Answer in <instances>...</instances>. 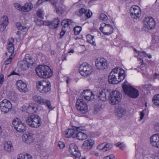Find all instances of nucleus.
Instances as JSON below:
<instances>
[{"label":"nucleus","instance_id":"f257e3e1","mask_svg":"<svg viewBox=\"0 0 159 159\" xmlns=\"http://www.w3.org/2000/svg\"><path fill=\"white\" fill-rule=\"evenodd\" d=\"M125 77V70L121 68L116 67L110 73L108 81L110 83L116 84L122 81Z\"/></svg>","mask_w":159,"mask_h":159},{"label":"nucleus","instance_id":"f03ea898","mask_svg":"<svg viewBox=\"0 0 159 159\" xmlns=\"http://www.w3.org/2000/svg\"><path fill=\"white\" fill-rule=\"evenodd\" d=\"M37 74L43 78H49L52 75V72L50 67L46 65H40L36 68Z\"/></svg>","mask_w":159,"mask_h":159},{"label":"nucleus","instance_id":"7ed1b4c3","mask_svg":"<svg viewBox=\"0 0 159 159\" xmlns=\"http://www.w3.org/2000/svg\"><path fill=\"white\" fill-rule=\"evenodd\" d=\"M122 88L124 93L130 97L135 98H138L139 95V91L133 87L127 82L124 83Z\"/></svg>","mask_w":159,"mask_h":159},{"label":"nucleus","instance_id":"20e7f679","mask_svg":"<svg viewBox=\"0 0 159 159\" xmlns=\"http://www.w3.org/2000/svg\"><path fill=\"white\" fill-rule=\"evenodd\" d=\"M34 60L28 54L25 55L23 60L19 61L18 64L23 70H25L31 67L34 63Z\"/></svg>","mask_w":159,"mask_h":159},{"label":"nucleus","instance_id":"39448f33","mask_svg":"<svg viewBox=\"0 0 159 159\" xmlns=\"http://www.w3.org/2000/svg\"><path fill=\"white\" fill-rule=\"evenodd\" d=\"M26 122L31 127L38 128L41 125L42 120L39 116L33 115L27 118Z\"/></svg>","mask_w":159,"mask_h":159},{"label":"nucleus","instance_id":"423d86ee","mask_svg":"<svg viewBox=\"0 0 159 159\" xmlns=\"http://www.w3.org/2000/svg\"><path fill=\"white\" fill-rule=\"evenodd\" d=\"M36 86L37 90L42 93H46L49 92L51 88L50 83L45 81H38Z\"/></svg>","mask_w":159,"mask_h":159},{"label":"nucleus","instance_id":"0eeeda50","mask_svg":"<svg viewBox=\"0 0 159 159\" xmlns=\"http://www.w3.org/2000/svg\"><path fill=\"white\" fill-rule=\"evenodd\" d=\"M155 25V21L151 17H147L143 21V30L144 31H148L150 30L154 29Z\"/></svg>","mask_w":159,"mask_h":159},{"label":"nucleus","instance_id":"6e6552de","mask_svg":"<svg viewBox=\"0 0 159 159\" xmlns=\"http://www.w3.org/2000/svg\"><path fill=\"white\" fill-rule=\"evenodd\" d=\"M91 66L87 63H84L81 64L79 68V71L81 75L86 77L91 73Z\"/></svg>","mask_w":159,"mask_h":159},{"label":"nucleus","instance_id":"1a4fd4ad","mask_svg":"<svg viewBox=\"0 0 159 159\" xmlns=\"http://www.w3.org/2000/svg\"><path fill=\"white\" fill-rule=\"evenodd\" d=\"M99 30L103 34L106 35L111 34L114 31V29L111 25L105 23H102L100 24Z\"/></svg>","mask_w":159,"mask_h":159},{"label":"nucleus","instance_id":"9d476101","mask_svg":"<svg viewBox=\"0 0 159 159\" xmlns=\"http://www.w3.org/2000/svg\"><path fill=\"white\" fill-rule=\"evenodd\" d=\"M76 104L78 111L81 113L85 114L88 111V106L83 99H78L76 101Z\"/></svg>","mask_w":159,"mask_h":159},{"label":"nucleus","instance_id":"9b49d317","mask_svg":"<svg viewBox=\"0 0 159 159\" xmlns=\"http://www.w3.org/2000/svg\"><path fill=\"white\" fill-rule=\"evenodd\" d=\"M121 94L118 91H113L110 93L109 97L111 103L114 105L118 103L121 99Z\"/></svg>","mask_w":159,"mask_h":159},{"label":"nucleus","instance_id":"f8f14e48","mask_svg":"<svg viewBox=\"0 0 159 159\" xmlns=\"http://www.w3.org/2000/svg\"><path fill=\"white\" fill-rule=\"evenodd\" d=\"M13 125L15 129L19 132H24L26 130V125L22 123L18 118H16L14 119Z\"/></svg>","mask_w":159,"mask_h":159},{"label":"nucleus","instance_id":"ddd939ff","mask_svg":"<svg viewBox=\"0 0 159 159\" xmlns=\"http://www.w3.org/2000/svg\"><path fill=\"white\" fill-rule=\"evenodd\" d=\"M70 153L74 157V159H80L81 156V153L79 150L77 145L75 143L71 144L69 148Z\"/></svg>","mask_w":159,"mask_h":159},{"label":"nucleus","instance_id":"4468645a","mask_svg":"<svg viewBox=\"0 0 159 159\" xmlns=\"http://www.w3.org/2000/svg\"><path fill=\"white\" fill-rule=\"evenodd\" d=\"M11 102L6 99L3 100L0 102V108L1 111L5 113L9 111L12 108Z\"/></svg>","mask_w":159,"mask_h":159},{"label":"nucleus","instance_id":"2eb2a0df","mask_svg":"<svg viewBox=\"0 0 159 159\" xmlns=\"http://www.w3.org/2000/svg\"><path fill=\"white\" fill-rule=\"evenodd\" d=\"M130 16L133 19L139 18L141 15V11L139 7L133 6L130 9Z\"/></svg>","mask_w":159,"mask_h":159},{"label":"nucleus","instance_id":"dca6fc26","mask_svg":"<svg viewBox=\"0 0 159 159\" xmlns=\"http://www.w3.org/2000/svg\"><path fill=\"white\" fill-rule=\"evenodd\" d=\"M95 66L99 70H104L107 67V60L104 58H98L95 61Z\"/></svg>","mask_w":159,"mask_h":159},{"label":"nucleus","instance_id":"f3484780","mask_svg":"<svg viewBox=\"0 0 159 159\" xmlns=\"http://www.w3.org/2000/svg\"><path fill=\"white\" fill-rule=\"evenodd\" d=\"M22 139L25 143L30 144L34 142L35 138L33 133L27 132L24 134L22 136Z\"/></svg>","mask_w":159,"mask_h":159},{"label":"nucleus","instance_id":"a211bd4d","mask_svg":"<svg viewBox=\"0 0 159 159\" xmlns=\"http://www.w3.org/2000/svg\"><path fill=\"white\" fill-rule=\"evenodd\" d=\"M27 84L22 80H20L17 81L16 85L18 90L22 93H26L28 91L27 87Z\"/></svg>","mask_w":159,"mask_h":159},{"label":"nucleus","instance_id":"6ab92c4d","mask_svg":"<svg viewBox=\"0 0 159 159\" xmlns=\"http://www.w3.org/2000/svg\"><path fill=\"white\" fill-rule=\"evenodd\" d=\"M75 128H76V129L75 134V138H76L79 140H83L87 138V134L81 131L83 130L82 127H75Z\"/></svg>","mask_w":159,"mask_h":159},{"label":"nucleus","instance_id":"aec40b11","mask_svg":"<svg viewBox=\"0 0 159 159\" xmlns=\"http://www.w3.org/2000/svg\"><path fill=\"white\" fill-rule=\"evenodd\" d=\"M22 109L23 111H25L26 110L27 112L30 114L35 113L38 110L37 105L33 104H31L27 107L24 105L22 107Z\"/></svg>","mask_w":159,"mask_h":159},{"label":"nucleus","instance_id":"412c9836","mask_svg":"<svg viewBox=\"0 0 159 159\" xmlns=\"http://www.w3.org/2000/svg\"><path fill=\"white\" fill-rule=\"evenodd\" d=\"M94 141L92 139H88L84 141L82 146V148L84 151H89L92 148Z\"/></svg>","mask_w":159,"mask_h":159},{"label":"nucleus","instance_id":"4be33fe9","mask_svg":"<svg viewBox=\"0 0 159 159\" xmlns=\"http://www.w3.org/2000/svg\"><path fill=\"white\" fill-rule=\"evenodd\" d=\"M82 98H84L86 100L89 101L94 98V96L90 90L86 89L84 90L81 93Z\"/></svg>","mask_w":159,"mask_h":159},{"label":"nucleus","instance_id":"5701e85b","mask_svg":"<svg viewBox=\"0 0 159 159\" xmlns=\"http://www.w3.org/2000/svg\"><path fill=\"white\" fill-rule=\"evenodd\" d=\"M77 15L79 16L84 15L88 18L91 17L92 13L89 10L85 9L84 8H81L79 10L78 12H77Z\"/></svg>","mask_w":159,"mask_h":159},{"label":"nucleus","instance_id":"b1692460","mask_svg":"<svg viewBox=\"0 0 159 159\" xmlns=\"http://www.w3.org/2000/svg\"><path fill=\"white\" fill-rule=\"evenodd\" d=\"M150 140L152 146L159 148V134L152 135L151 137Z\"/></svg>","mask_w":159,"mask_h":159},{"label":"nucleus","instance_id":"393cba45","mask_svg":"<svg viewBox=\"0 0 159 159\" xmlns=\"http://www.w3.org/2000/svg\"><path fill=\"white\" fill-rule=\"evenodd\" d=\"M76 128L74 129H69L66 130L64 132V134L65 136L67 138H75V134Z\"/></svg>","mask_w":159,"mask_h":159},{"label":"nucleus","instance_id":"a878e982","mask_svg":"<svg viewBox=\"0 0 159 159\" xmlns=\"http://www.w3.org/2000/svg\"><path fill=\"white\" fill-rule=\"evenodd\" d=\"M4 148L8 152H12L14 150L13 143L9 140L7 141L4 144Z\"/></svg>","mask_w":159,"mask_h":159},{"label":"nucleus","instance_id":"bb28decb","mask_svg":"<svg viewBox=\"0 0 159 159\" xmlns=\"http://www.w3.org/2000/svg\"><path fill=\"white\" fill-rule=\"evenodd\" d=\"M53 0H39L37 3V5H39L42 4L44 1H49L52 2L53 8L54 9V11L57 13L59 12L60 7H58V3L57 2H52Z\"/></svg>","mask_w":159,"mask_h":159},{"label":"nucleus","instance_id":"cd10ccee","mask_svg":"<svg viewBox=\"0 0 159 159\" xmlns=\"http://www.w3.org/2000/svg\"><path fill=\"white\" fill-rule=\"evenodd\" d=\"M125 110L121 107L116 109L115 112L116 116L119 118L123 117L125 116Z\"/></svg>","mask_w":159,"mask_h":159},{"label":"nucleus","instance_id":"c85d7f7f","mask_svg":"<svg viewBox=\"0 0 159 159\" xmlns=\"http://www.w3.org/2000/svg\"><path fill=\"white\" fill-rule=\"evenodd\" d=\"M33 7V6L31 3L27 2L22 7L21 11L28 12L30 11Z\"/></svg>","mask_w":159,"mask_h":159},{"label":"nucleus","instance_id":"c756f323","mask_svg":"<svg viewBox=\"0 0 159 159\" xmlns=\"http://www.w3.org/2000/svg\"><path fill=\"white\" fill-rule=\"evenodd\" d=\"M33 100L34 101L38 103L42 104L44 99L40 96L35 95L33 96Z\"/></svg>","mask_w":159,"mask_h":159},{"label":"nucleus","instance_id":"7c9ffc66","mask_svg":"<svg viewBox=\"0 0 159 159\" xmlns=\"http://www.w3.org/2000/svg\"><path fill=\"white\" fill-rule=\"evenodd\" d=\"M152 45L154 48H157L159 46V39L158 37L154 36L153 37Z\"/></svg>","mask_w":159,"mask_h":159},{"label":"nucleus","instance_id":"2f4dec72","mask_svg":"<svg viewBox=\"0 0 159 159\" xmlns=\"http://www.w3.org/2000/svg\"><path fill=\"white\" fill-rule=\"evenodd\" d=\"M86 37L87 41L89 43L93 44V45H96V43L94 41V36L90 34H88L86 35Z\"/></svg>","mask_w":159,"mask_h":159},{"label":"nucleus","instance_id":"473e14b6","mask_svg":"<svg viewBox=\"0 0 159 159\" xmlns=\"http://www.w3.org/2000/svg\"><path fill=\"white\" fill-rule=\"evenodd\" d=\"M17 159H33V157L29 154L25 155L20 154L17 156Z\"/></svg>","mask_w":159,"mask_h":159},{"label":"nucleus","instance_id":"72a5a7b5","mask_svg":"<svg viewBox=\"0 0 159 159\" xmlns=\"http://www.w3.org/2000/svg\"><path fill=\"white\" fill-rule=\"evenodd\" d=\"M97 96L101 100L104 101L106 100V98L105 93L102 90L98 92L97 93Z\"/></svg>","mask_w":159,"mask_h":159},{"label":"nucleus","instance_id":"f704fd0d","mask_svg":"<svg viewBox=\"0 0 159 159\" xmlns=\"http://www.w3.org/2000/svg\"><path fill=\"white\" fill-rule=\"evenodd\" d=\"M60 20L59 19H55L52 21H51L50 28H55L57 27L59 24Z\"/></svg>","mask_w":159,"mask_h":159},{"label":"nucleus","instance_id":"c9c22d12","mask_svg":"<svg viewBox=\"0 0 159 159\" xmlns=\"http://www.w3.org/2000/svg\"><path fill=\"white\" fill-rule=\"evenodd\" d=\"M8 22V19L7 16L4 15L1 18L0 20V24L7 26Z\"/></svg>","mask_w":159,"mask_h":159},{"label":"nucleus","instance_id":"e433bc0d","mask_svg":"<svg viewBox=\"0 0 159 159\" xmlns=\"http://www.w3.org/2000/svg\"><path fill=\"white\" fill-rule=\"evenodd\" d=\"M139 61L141 62L140 69L141 70L143 71V72H146L147 71V66L143 64V61L141 58H138Z\"/></svg>","mask_w":159,"mask_h":159},{"label":"nucleus","instance_id":"4c0bfd02","mask_svg":"<svg viewBox=\"0 0 159 159\" xmlns=\"http://www.w3.org/2000/svg\"><path fill=\"white\" fill-rule=\"evenodd\" d=\"M134 50L135 52H138L139 55H140V56H143L145 57H148V58H151V55L150 54H146L144 51H142V52L141 51H138L134 49Z\"/></svg>","mask_w":159,"mask_h":159},{"label":"nucleus","instance_id":"58836bf2","mask_svg":"<svg viewBox=\"0 0 159 159\" xmlns=\"http://www.w3.org/2000/svg\"><path fill=\"white\" fill-rule=\"evenodd\" d=\"M152 101L155 105L159 106V94L155 95L153 98Z\"/></svg>","mask_w":159,"mask_h":159},{"label":"nucleus","instance_id":"ea45409f","mask_svg":"<svg viewBox=\"0 0 159 159\" xmlns=\"http://www.w3.org/2000/svg\"><path fill=\"white\" fill-rule=\"evenodd\" d=\"M42 104H45L49 109L51 110H52L53 108L52 106L50 101L46 99H44Z\"/></svg>","mask_w":159,"mask_h":159},{"label":"nucleus","instance_id":"a19ab883","mask_svg":"<svg viewBox=\"0 0 159 159\" xmlns=\"http://www.w3.org/2000/svg\"><path fill=\"white\" fill-rule=\"evenodd\" d=\"M16 25L17 28L21 30L25 31L27 30V27L22 26L20 22L17 23Z\"/></svg>","mask_w":159,"mask_h":159},{"label":"nucleus","instance_id":"79ce46f5","mask_svg":"<svg viewBox=\"0 0 159 159\" xmlns=\"http://www.w3.org/2000/svg\"><path fill=\"white\" fill-rule=\"evenodd\" d=\"M82 30L81 27L77 26L74 27V33L75 35H78Z\"/></svg>","mask_w":159,"mask_h":159},{"label":"nucleus","instance_id":"37998d69","mask_svg":"<svg viewBox=\"0 0 159 159\" xmlns=\"http://www.w3.org/2000/svg\"><path fill=\"white\" fill-rule=\"evenodd\" d=\"M15 54L13 53L11 54L9 57L5 61V63L6 65H8L11 63V60L15 56Z\"/></svg>","mask_w":159,"mask_h":159},{"label":"nucleus","instance_id":"c03bdc74","mask_svg":"<svg viewBox=\"0 0 159 159\" xmlns=\"http://www.w3.org/2000/svg\"><path fill=\"white\" fill-rule=\"evenodd\" d=\"M99 19L104 21H106L107 20V17L105 14L102 13L100 14Z\"/></svg>","mask_w":159,"mask_h":159},{"label":"nucleus","instance_id":"a18cd8bd","mask_svg":"<svg viewBox=\"0 0 159 159\" xmlns=\"http://www.w3.org/2000/svg\"><path fill=\"white\" fill-rule=\"evenodd\" d=\"M104 147V152H106L111 149L112 147V144L110 143H107L106 144L105 143Z\"/></svg>","mask_w":159,"mask_h":159},{"label":"nucleus","instance_id":"49530a36","mask_svg":"<svg viewBox=\"0 0 159 159\" xmlns=\"http://www.w3.org/2000/svg\"><path fill=\"white\" fill-rule=\"evenodd\" d=\"M116 147H119L121 150H123L125 148V145L123 143H119L116 144Z\"/></svg>","mask_w":159,"mask_h":159},{"label":"nucleus","instance_id":"de8ad7c7","mask_svg":"<svg viewBox=\"0 0 159 159\" xmlns=\"http://www.w3.org/2000/svg\"><path fill=\"white\" fill-rule=\"evenodd\" d=\"M104 146L105 143H104L99 145L97 147V148L99 150H102L103 152H104Z\"/></svg>","mask_w":159,"mask_h":159},{"label":"nucleus","instance_id":"09e8293b","mask_svg":"<svg viewBox=\"0 0 159 159\" xmlns=\"http://www.w3.org/2000/svg\"><path fill=\"white\" fill-rule=\"evenodd\" d=\"M7 49L9 52L11 54H14V46H7Z\"/></svg>","mask_w":159,"mask_h":159},{"label":"nucleus","instance_id":"8fccbe9b","mask_svg":"<svg viewBox=\"0 0 159 159\" xmlns=\"http://www.w3.org/2000/svg\"><path fill=\"white\" fill-rule=\"evenodd\" d=\"M14 6L16 9H17L18 10L21 11L22 8V7L19 3H15L14 4Z\"/></svg>","mask_w":159,"mask_h":159},{"label":"nucleus","instance_id":"3c124183","mask_svg":"<svg viewBox=\"0 0 159 159\" xmlns=\"http://www.w3.org/2000/svg\"><path fill=\"white\" fill-rule=\"evenodd\" d=\"M61 25L63 27H68V20L67 19L64 20L61 23Z\"/></svg>","mask_w":159,"mask_h":159},{"label":"nucleus","instance_id":"603ef678","mask_svg":"<svg viewBox=\"0 0 159 159\" xmlns=\"http://www.w3.org/2000/svg\"><path fill=\"white\" fill-rule=\"evenodd\" d=\"M37 14L38 17L41 19H42L43 18V11L41 10H39L37 11Z\"/></svg>","mask_w":159,"mask_h":159},{"label":"nucleus","instance_id":"864d4df0","mask_svg":"<svg viewBox=\"0 0 159 159\" xmlns=\"http://www.w3.org/2000/svg\"><path fill=\"white\" fill-rule=\"evenodd\" d=\"M102 109V106L101 104H99L96 105L95 106L94 110L96 111H98Z\"/></svg>","mask_w":159,"mask_h":159},{"label":"nucleus","instance_id":"5fc2aeb1","mask_svg":"<svg viewBox=\"0 0 159 159\" xmlns=\"http://www.w3.org/2000/svg\"><path fill=\"white\" fill-rule=\"evenodd\" d=\"M115 158L114 155L111 154L104 157L103 159H115Z\"/></svg>","mask_w":159,"mask_h":159},{"label":"nucleus","instance_id":"6e6d98bb","mask_svg":"<svg viewBox=\"0 0 159 159\" xmlns=\"http://www.w3.org/2000/svg\"><path fill=\"white\" fill-rule=\"evenodd\" d=\"M8 46H13V43H14V40L13 38H10L8 40Z\"/></svg>","mask_w":159,"mask_h":159},{"label":"nucleus","instance_id":"4d7b16f0","mask_svg":"<svg viewBox=\"0 0 159 159\" xmlns=\"http://www.w3.org/2000/svg\"><path fill=\"white\" fill-rule=\"evenodd\" d=\"M7 25L0 23V31L3 32L6 28Z\"/></svg>","mask_w":159,"mask_h":159},{"label":"nucleus","instance_id":"13d9d810","mask_svg":"<svg viewBox=\"0 0 159 159\" xmlns=\"http://www.w3.org/2000/svg\"><path fill=\"white\" fill-rule=\"evenodd\" d=\"M4 75L2 74L0 75V87L1 86L4 81Z\"/></svg>","mask_w":159,"mask_h":159},{"label":"nucleus","instance_id":"bf43d9fd","mask_svg":"<svg viewBox=\"0 0 159 159\" xmlns=\"http://www.w3.org/2000/svg\"><path fill=\"white\" fill-rule=\"evenodd\" d=\"M43 23L44 25L49 26V27L50 28L51 24V21H43Z\"/></svg>","mask_w":159,"mask_h":159},{"label":"nucleus","instance_id":"052dcab7","mask_svg":"<svg viewBox=\"0 0 159 159\" xmlns=\"http://www.w3.org/2000/svg\"><path fill=\"white\" fill-rule=\"evenodd\" d=\"M144 112L143 111H142L140 113V117L139 119V120H141L143 118V117L144 116Z\"/></svg>","mask_w":159,"mask_h":159},{"label":"nucleus","instance_id":"680f3d73","mask_svg":"<svg viewBox=\"0 0 159 159\" xmlns=\"http://www.w3.org/2000/svg\"><path fill=\"white\" fill-rule=\"evenodd\" d=\"M58 146L61 148H63L65 147V144L63 143L59 142L58 143Z\"/></svg>","mask_w":159,"mask_h":159},{"label":"nucleus","instance_id":"e2e57ef3","mask_svg":"<svg viewBox=\"0 0 159 159\" xmlns=\"http://www.w3.org/2000/svg\"><path fill=\"white\" fill-rule=\"evenodd\" d=\"M65 32H66V31L63 29V28H62L61 31V32L60 33V38H61L63 37V36L64 35L65 33Z\"/></svg>","mask_w":159,"mask_h":159},{"label":"nucleus","instance_id":"0e129e2a","mask_svg":"<svg viewBox=\"0 0 159 159\" xmlns=\"http://www.w3.org/2000/svg\"><path fill=\"white\" fill-rule=\"evenodd\" d=\"M19 75V74L18 73L16 72L15 71H13L11 72L10 74L8 75V77H10L11 75Z\"/></svg>","mask_w":159,"mask_h":159},{"label":"nucleus","instance_id":"69168bd1","mask_svg":"<svg viewBox=\"0 0 159 159\" xmlns=\"http://www.w3.org/2000/svg\"><path fill=\"white\" fill-rule=\"evenodd\" d=\"M68 20V27L71 24L72 22V21L70 19H67Z\"/></svg>","mask_w":159,"mask_h":159},{"label":"nucleus","instance_id":"338daca9","mask_svg":"<svg viewBox=\"0 0 159 159\" xmlns=\"http://www.w3.org/2000/svg\"><path fill=\"white\" fill-rule=\"evenodd\" d=\"M74 52V50L73 49H71L68 52V53H73Z\"/></svg>","mask_w":159,"mask_h":159},{"label":"nucleus","instance_id":"774afa93","mask_svg":"<svg viewBox=\"0 0 159 159\" xmlns=\"http://www.w3.org/2000/svg\"><path fill=\"white\" fill-rule=\"evenodd\" d=\"M154 159H159V154L156 155Z\"/></svg>","mask_w":159,"mask_h":159}]
</instances>
